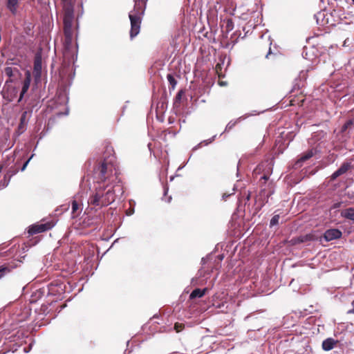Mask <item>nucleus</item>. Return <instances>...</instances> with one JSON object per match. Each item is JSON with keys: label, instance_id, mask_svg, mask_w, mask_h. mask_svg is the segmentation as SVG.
Returning <instances> with one entry per match:
<instances>
[{"label": "nucleus", "instance_id": "nucleus-1", "mask_svg": "<svg viewBox=\"0 0 354 354\" xmlns=\"http://www.w3.org/2000/svg\"><path fill=\"white\" fill-rule=\"evenodd\" d=\"M95 169L98 179L102 183L107 182L109 187L114 188L120 183L119 178L120 172L113 155L104 157Z\"/></svg>", "mask_w": 354, "mask_h": 354}, {"label": "nucleus", "instance_id": "nucleus-2", "mask_svg": "<svg viewBox=\"0 0 354 354\" xmlns=\"http://www.w3.org/2000/svg\"><path fill=\"white\" fill-rule=\"evenodd\" d=\"M115 200V194L113 187L109 184H100L95 189V192L90 196L88 203L90 206L102 208L108 206Z\"/></svg>", "mask_w": 354, "mask_h": 354}, {"label": "nucleus", "instance_id": "nucleus-3", "mask_svg": "<svg viewBox=\"0 0 354 354\" xmlns=\"http://www.w3.org/2000/svg\"><path fill=\"white\" fill-rule=\"evenodd\" d=\"M6 67L4 68V74L8 77L6 84L8 82L17 83L21 78V73L20 72L21 66L12 60L7 61L6 62Z\"/></svg>", "mask_w": 354, "mask_h": 354}, {"label": "nucleus", "instance_id": "nucleus-4", "mask_svg": "<svg viewBox=\"0 0 354 354\" xmlns=\"http://www.w3.org/2000/svg\"><path fill=\"white\" fill-rule=\"evenodd\" d=\"M139 11L133 10L129 15L131 21L130 37L131 39L137 36L140 32L142 17L145 12H140Z\"/></svg>", "mask_w": 354, "mask_h": 354}, {"label": "nucleus", "instance_id": "nucleus-5", "mask_svg": "<svg viewBox=\"0 0 354 354\" xmlns=\"http://www.w3.org/2000/svg\"><path fill=\"white\" fill-rule=\"evenodd\" d=\"M73 6L71 3L64 6V30H73Z\"/></svg>", "mask_w": 354, "mask_h": 354}, {"label": "nucleus", "instance_id": "nucleus-6", "mask_svg": "<svg viewBox=\"0 0 354 354\" xmlns=\"http://www.w3.org/2000/svg\"><path fill=\"white\" fill-rule=\"evenodd\" d=\"M342 232L338 229L327 230L324 234V238L326 241H330L341 238Z\"/></svg>", "mask_w": 354, "mask_h": 354}, {"label": "nucleus", "instance_id": "nucleus-7", "mask_svg": "<svg viewBox=\"0 0 354 354\" xmlns=\"http://www.w3.org/2000/svg\"><path fill=\"white\" fill-rule=\"evenodd\" d=\"M50 223L33 225L29 227L28 233L31 235L45 232L51 228Z\"/></svg>", "mask_w": 354, "mask_h": 354}, {"label": "nucleus", "instance_id": "nucleus-8", "mask_svg": "<svg viewBox=\"0 0 354 354\" xmlns=\"http://www.w3.org/2000/svg\"><path fill=\"white\" fill-rule=\"evenodd\" d=\"M186 91L187 90H179L174 100V108H179L182 103L187 100Z\"/></svg>", "mask_w": 354, "mask_h": 354}, {"label": "nucleus", "instance_id": "nucleus-9", "mask_svg": "<svg viewBox=\"0 0 354 354\" xmlns=\"http://www.w3.org/2000/svg\"><path fill=\"white\" fill-rule=\"evenodd\" d=\"M65 91L66 90H57L54 99L56 104H65L67 102L68 97Z\"/></svg>", "mask_w": 354, "mask_h": 354}, {"label": "nucleus", "instance_id": "nucleus-10", "mask_svg": "<svg viewBox=\"0 0 354 354\" xmlns=\"http://www.w3.org/2000/svg\"><path fill=\"white\" fill-rule=\"evenodd\" d=\"M338 342V340H335L333 338L328 337L323 341L322 348L326 351H329L332 350Z\"/></svg>", "mask_w": 354, "mask_h": 354}, {"label": "nucleus", "instance_id": "nucleus-11", "mask_svg": "<svg viewBox=\"0 0 354 354\" xmlns=\"http://www.w3.org/2000/svg\"><path fill=\"white\" fill-rule=\"evenodd\" d=\"M1 94L8 102H12L17 96V90H1Z\"/></svg>", "mask_w": 354, "mask_h": 354}, {"label": "nucleus", "instance_id": "nucleus-12", "mask_svg": "<svg viewBox=\"0 0 354 354\" xmlns=\"http://www.w3.org/2000/svg\"><path fill=\"white\" fill-rule=\"evenodd\" d=\"M252 115V114H245L243 116H241L239 117V118L236 119L235 120H231L226 125L225 127V131L221 133V135L223 133H224L225 132H228L230 131L231 129H232L235 125L239 122L240 121L247 118L248 117Z\"/></svg>", "mask_w": 354, "mask_h": 354}, {"label": "nucleus", "instance_id": "nucleus-13", "mask_svg": "<svg viewBox=\"0 0 354 354\" xmlns=\"http://www.w3.org/2000/svg\"><path fill=\"white\" fill-rule=\"evenodd\" d=\"M27 115H28V111H25L22 113V114L21 115L20 123L18 126L19 133H21L26 130V127L28 124Z\"/></svg>", "mask_w": 354, "mask_h": 354}, {"label": "nucleus", "instance_id": "nucleus-14", "mask_svg": "<svg viewBox=\"0 0 354 354\" xmlns=\"http://www.w3.org/2000/svg\"><path fill=\"white\" fill-rule=\"evenodd\" d=\"M316 152L317 150L314 148L309 149L301 156V158L296 162V165H300V163L310 159L316 153Z\"/></svg>", "mask_w": 354, "mask_h": 354}, {"label": "nucleus", "instance_id": "nucleus-15", "mask_svg": "<svg viewBox=\"0 0 354 354\" xmlns=\"http://www.w3.org/2000/svg\"><path fill=\"white\" fill-rule=\"evenodd\" d=\"M64 46L66 48H69L73 42V30H64Z\"/></svg>", "mask_w": 354, "mask_h": 354}, {"label": "nucleus", "instance_id": "nucleus-16", "mask_svg": "<svg viewBox=\"0 0 354 354\" xmlns=\"http://www.w3.org/2000/svg\"><path fill=\"white\" fill-rule=\"evenodd\" d=\"M341 216L354 222V208L350 207L341 212Z\"/></svg>", "mask_w": 354, "mask_h": 354}, {"label": "nucleus", "instance_id": "nucleus-17", "mask_svg": "<svg viewBox=\"0 0 354 354\" xmlns=\"http://www.w3.org/2000/svg\"><path fill=\"white\" fill-rule=\"evenodd\" d=\"M207 290V288H205L203 289L196 288L190 294L189 298L191 299H193L195 298H201L205 294Z\"/></svg>", "mask_w": 354, "mask_h": 354}, {"label": "nucleus", "instance_id": "nucleus-18", "mask_svg": "<svg viewBox=\"0 0 354 354\" xmlns=\"http://www.w3.org/2000/svg\"><path fill=\"white\" fill-rule=\"evenodd\" d=\"M147 0H134L133 10H140V12H145Z\"/></svg>", "mask_w": 354, "mask_h": 354}, {"label": "nucleus", "instance_id": "nucleus-19", "mask_svg": "<svg viewBox=\"0 0 354 354\" xmlns=\"http://www.w3.org/2000/svg\"><path fill=\"white\" fill-rule=\"evenodd\" d=\"M167 77L169 83V86H171L173 88L176 86L178 79L180 78V75L171 73L168 74Z\"/></svg>", "mask_w": 354, "mask_h": 354}, {"label": "nucleus", "instance_id": "nucleus-20", "mask_svg": "<svg viewBox=\"0 0 354 354\" xmlns=\"http://www.w3.org/2000/svg\"><path fill=\"white\" fill-rule=\"evenodd\" d=\"M33 72L41 73V58L39 55L35 56Z\"/></svg>", "mask_w": 354, "mask_h": 354}, {"label": "nucleus", "instance_id": "nucleus-21", "mask_svg": "<svg viewBox=\"0 0 354 354\" xmlns=\"http://www.w3.org/2000/svg\"><path fill=\"white\" fill-rule=\"evenodd\" d=\"M12 270V267L8 264H4L0 266V279L6 274L10 273Z\"/></svg>", "mask_w": 354, "mask_h": 354}, {"label": "nucleus", "instance_id": "nucleus-22", "mask_svg": "<svg viewBox=\"0 0 354 354\" xmlns=\"http://www.w3.org/2000/svg\"><path fill=\"white\" fill-rule=\"evenodd\" d=\"M17 5L18 0H8L7 7L12 13L16 12Z\"/></svg>", "mask_w": 354, "mask_h": 354}, {"label": "nucleus", "instance_id": "nucleus-23", "mask_svg": "<svg viewBox=\"0 0 354 354\" xmlns=\"http://www.w3.org/2000/svg\"><path fill=\"white\" fill-rule=\"evenodd\" d=\"M34 76L35 86L37 88L41 86V73L32 72Z\"/></svg>", "mask_w": 354, "mask_h": 354}, {"label": "nucleus", "instance_id": "nucleus-24", "mask_svg": "<svg viewBox=\"0 0 354 354\" xmlns=\"http://www.w3.org/2000/svg\"><path fill=\"white\" fill-rule=\"evenodd\" d=\"M216 137V136L214 135L211 138H209L208 140H205L201 142L199 144H198L196 146H195L193 148V150H197L198 149L201 147L203 145H205V146L208 145L209 143L212 142L215 140Z\"/></svg>", "mask_w": 354, "mask_h": 354}, {"label": "nucleus", "instance_id": "nucleus-25", "mask_svg": "<svg viewBox=\"0 0 354 354\" xmlns=\"http://www.w3.org/2000/svg\"><path fill=\"white\" fill-rule=\"evenodd\" d=\"M25 80L24 82V85L22 86V88H29L30 84V80H31V74L29 71H26L25 73Z\"/></svg>", "mask_w": 354, "mask_h": 354}, {"label": "nucleus", "instance_id": "nucleus-26", "mask_svg": "<svg viewBox=\"0 0 354 354\" xmlns=\"http://www.w3.org/2000/svg\"><path fill=\"white\" fill-rule=\"evenodd\" d=\"M306 72H304V71L301 72V73L299 75V78L300 79H303V82L301 84H297V83L294 86L293 88H302L305 87L306 86L305 81L306 80Z\"/></svg>", "mask_w": 354, "mask_h": 354}, {"label": "nucleus", "instance_id": "nucleus-27", "mask_svg": "<svg viewBox=\"0 0 354 354\" xmlns=\"http://www.w3.org/2000/svg\"><path fill=\"white\" fill-rule=\"evenodd\" d=\"M312 239H313V235H311V234L301 235L297 238V243H304V242L310 241Z\"/></svg>", "mask_w": 354, "mask_h": 354}, {"label": "nucleus", "instance_id": "nucleus-28", "mask_svg": "<svg viewBox=\"0 0 354 354\" xmlns=\"http://www.w3.org/2000/svg\"><path fill=\"white\" fill-rule=\"evenodd\" d=\"M351 167V163L349 162H345L342 163L340 167L338 169L339 171L344 174H345Z\"/></svg>", "mask_w": 354, "mask_h": 354}, {"label": "nucleus", "instance_id": "nucleus-29", "mask_svg": "<svg viewBox=\"0 0 354 354\" xmlns=\"http://www.w3.org/2000/svg\"><path fill=\"white\" fill-rule=\"evenodd\" d=\"M234 28V22L232 19H227L225 21L226 32H230Z\"/></svg>", "mask_w": 354, "mask_h": 354}, {"label": "nucleus", "instance_id": "nucleus-30", "mask_svg": "<svg viewBox=\"0 0 354 354\" xmlns=\"http://www.w3.org/2000/svg\"><path fill=\"white\" fill-rule=\"evenodd\" d=\"M279 218L280 216L279 214H275L274 216H273V217L270 220V226L272 227L274 225H277L279 223Z\"/></svg>", "mask_w": 354, "mask_h": 354}, {"label": "nucleus", "instance_id": "nucleus-31", "mask_svg": "<svg viewBox=\"0 0 354 354\" xmlns=\"http://www.w3.org/2000/svg\"><path fill=\"white\" fill-rule=\"evenodd\" d=\"M71 208H72V214H73V217H75V214L79 209V205L76 201H75V200L73 201Z\"/></svg>", "mask_w": 354, "mask_h": 354}, {"label": "nucleus", "instance_id": "nucleus-32", "mask_svg": "<svg viewBox=\"0 0 354 354\" xmlns=\"http://www.w3.org/2000/svg\"><path fill=\"white\" fill-rule=\"evenodd\" d=\"M222 64L223 63H217L216 66H215V71H216V73H217L218 76L220 77V76H223V73H222Z\"/></svg>", "mask_w": 354, "mask_h": 354}, {"label": "nucleus", "instance_id": "nucleus-33", "mask_svg": "<svg viewBox=\"0 0 354 354\" xmlns=\"http://www.w3.org/2000/svg\"><path fill=\"white\" fill-rule=\"evenodd\" d=\"M353 122L352 120H348L342 127V131H345L347 129L353 126Z\"/></svg>", "mask_w": 354, "mask_h": 354}, {"label": "nucleus", "instance_id": "nucleus-34", "mask_svg": "<svg viewBox=\"0 0 354 354\" xmlns=\"http://www.w3.org/2000/svg\"><path fill=\"white\" fill-rule=\"evenodd\" d=\"M183 328H184V324H183L176 323L174 325V330L177 333L182 331Z\"/></svg>", "mask_w": 354, "mask_h": 354}, {"label": "nucleus", "instance_id": "nucleus-35", "mask_svg": "<svg viewBox=\"0 0 354 354\" xmlns=\"http://www.w3.org/2000/svg\"><path fill=\"white\" fill-rule=\"evenodd\" d=\"M341 175H342L339 171V170H336L332 175H331V179L332 180H335L336 179L337 177L340 176Z\"/></svg>", "mask_w": 354, "mask_h": 354}, {"label": "nucleus", "instance_id": "nucleus-36", "mask_svg": "<svg viewBox=\"0 0 354 354\" xmlns=\"http://www.w3.org/2000/svg\"><path fill=\"white\" fill-rule=\"evenodd\" d=\"M269 179V174H264L261 178L260 181L263 180V183H266V181Z\"/></svg>", "mask_w": 354, "mask_h": 354}, {"label": "nucleus", "instance_id": "nucleus-37", "mask_svg": "<svg viewBox=\"0 0 354 354\" xmlns=\"http://www.w3.org/2000/svg\"><path fill=\"white\" fill-rule=\"evenodd\" d=\"M221 77H222V76L218 77V84H219L221 86H227V82H224V81H223V80H221Z\"/></svg>", "mask_w": 354, "mask_h": 354}, {"label": "nucleus", "instance_id": "nucleus-38", "mask_svg": "<svg viewBox=\"0 0 354 354\" xmlns=\"http://www.w3.org/2000/svg\"><path fill=\"white\" fill-rule=\"evenodd\" d=\"M342 84V82H334L333 84H330V87L331 88H335L336 87L339 86H341Z\"/></svg>", "mask_w": 354, "mask_h": 354}, {"label": "nucleus", "instance_id": "nucleus-39", "mask_svg": "<svg viewBox=\"0 0 354 354\" xmlns=\"http://www.w3.org/2000/svg\"><path fill=\"white\" fill-rule=\"evenodd\" d=\"M27 91H28V90H21V93H20V95H19V99H18V100H17V102H19L22 100V98H23V97H24V95L25 93H26Z\"/></svg>", "mask_w": 354, "mask_h": 354}, {"label": "nucleus", "instance_id": "nucleus-40", "mask_svg": "<svg viewBox=\"0 0 354 354\" xmlns=\"http://www.w3.org/2000/svg\"><path fill=\"white\" fill-rule=\"evenodd\" d=\"M339 80V73H335L333 75V80L334 82H337Z\"/></svg>", "mask_w": 354, "mask_h": 354}, {"label": "nucleus", "instance_id": "nucleus-41", "mask_svg": "<svg viewBox=\"0 0 354 354\" xmlns=\"http://www.w3.org/2000/svg\"><path fill=\"white\" fill-rule=\"evenodd\" d=\"M17 171H8L6 175H5V178H6L7 176H8L9 179L10 178V177L13 175H15L16 174Z\"/></svg>", "mask_w": 354, "mask_h": 354}, {"label": "nucleus", "instance_id": "nucleus-42", "mask_svg": "<svg viewBox=\"0 0 354 354\" xmlns=\"http://www.w3.org/2000/svg\"><path fill=\"white\" fill-rule=\"evenodd\" d=\"M31 158H32V156L24 162V165L22 166V167L21 169V171L25 170V169L27 167V165H28V162H29V161H30Z\"/></svg>", "mask_w": 354, "mask_h": 354}, {"label": "nucleus", "instance_id": "nucleus-43", "mask_svg": "<svg viewBox=\"0 0 354 354\" xmlns=\"http://www.w3.org/2000/svg\"><path fill=\"white\" fill-rule=\"evenodd\" d=\"M234 193V189H233V192L232 194H223V200H226L230 195L233 194Z\"/></svg>", "mask_w": 354, "mask_h": 354}, {"label": "nucleus", "instance_id": "nucleus-44", "mask_svg": "<svg viewBox=\"0 0 354 354\" xmlns=\"http://www.w3.org/2000/svg\"><path fill=\"white\" fill-rule=\"evenodd\" d=\"M270 45H271V43L269 42L268 44V51L267 52L266 55V57H268V55L271 53V48H270Z\"/></svg>", "mask_w": 354, "mask_h": 354}, {"label": "nucleus", "instance_id": "nucleus-45", "mask_svg": "<svg viewBox=\"0 0 354 354\" xmlns=\"http://www.w3.org/2000/svg\"><path fill=\"white\" fill-rule=\"evenodd\" d=\"M352 306H353L352 309L349 310L348 311V313H353V314H354V300L352 302Z\"/></svg>", "mask_w": 354, "mask_h": 354}, {"label": "nucleus", "instance_id": "nucleus-46", "mask_svg": "<svg viewBox=\"0 0 354 354\" xmlns=\"http://www.w3.org/2000/svg\"><path fill=\"white\" fill-rule=\"evenodd\" d=\"M167 192H168V187H164V195L165 196L167 195Z\"/></svg>", "mask_w": 354, "mask_h": 354}, {"label": "nucleus", "instance_id": "nucleus-47", "mask_svg": "<svg viewBox=\"0 0 354 354\" xmlns=\"http://www.w3.org/2000/svg\"><path fill=\"white\" fill-rule=\"evenodd\" d=\"M64 2V6H65L66 3H71L69 0H62Z\"/></svg>", "mask_w": 354, "mask_h": 354}, {"label": "nucleus", "instance_id": "nucleus-48", "mask_svg": "<svg viewBox=\"0 0 354 354\" xmlns=\"http://www.w3.org/2000/svg\"><path fill=\"white\" fill-rule=\"evenodd\" d=\"M171 200V196H169L168 199L166 201L167 203H169Z\"/></svg>", "mask_w": 354, "mask_h": 354}, {"label": "nucleus", "instance_id": "nucleus-49", "mask_svg": "<svg viewBox=\"0 0 354 354\" xmlns=\"http://www.w3.org/2000/svg\"><path fill=\"white\" fill-rule=\"evenodd\" d=\"M347 40H348V39L344 40V46H346V44H348Z\"/></svg>", "mask_w": 354, "mask_h": 354}, {"label": "nucleus", "instance_id": "nucleus-50", "mask_svg": "<svg viewBox=\"0 0 354 354\" xmlns=\"http://www.w3.org/2000/svg\"><path fill=\"white\" fill-rule=\"evenodd\" d=\"M347 40H348V39L344 40V46H346V44H348Z\"/></svg>", "mask_w": 354, "mask_h": 354}, {"label": "nucleus", "instance_id": "nucleus-51", "mask_svg": "<svg viewBox=\"0 0 354 354\" xmlns=\"http://www.w3.org/2000/svg\"><path fill=\"white\" fill-rule=\"evenodd\" d=\"M261 167H262V165H259L257 169H259L260 170Z\"/></svg>", "mask_w": 354, "mask_h": 354}, {"label": "nucleus", "instance_id": "nucleus-52", "mask_svg": "<svg viewBox=\"0 0 354 354\" xmlns=\"http://www.w3.org/2000/svg\"><path fill=\"white\" fill-rule=\"evenodd\" d=\"M2 169H3V166L2 165H0V173L2 171Z\"/></svg>", "mask_w": 354, "mask_h": 354}, {"label": "nucleus", "instance_id": "nucleus-53", "mask_svg": "<svg viewBox=\"0 0 354 354\" xmlns=\"http://www.w3.org/2000/svg\"><path fill=\"white\" fill-rule=\"evenodd\" d=\"M189 96L190 97L191 99L192 98V95H189Z\"/></svg>", "mask_w": 354, "mask_h": 354}, {"label": "nucleus", "instance_id": "nucleus-54", "mask_svg": "<svg viewBox=\"0 0 354 354\" xmlns=\"http://www.w3.org/2000/svg\"><path fill=\"white\" fill-rule=\"evenodd\" d=\"M352 1H353V2L354 3V0H352Z\"/></svg>", "mask_w": 354, "mask_h": 354}]
</instances>
